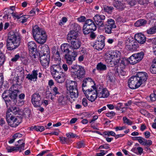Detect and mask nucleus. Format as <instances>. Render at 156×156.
Returning <instances> with one entry per match:
<instances>
[{
  "instance_id": "nucleus-23",
  "label": "nucleus",
  "mask_w": 156,
  "mask_h": 156,
  "mask_svg": "<svg viewBox=\"0 0 156 156\" xmlns=\"http://www.w3.org/2000/svg\"><path fill=\"white\" fill-rule=\"evenodd\" d=\"M16 73L17 74V76L15 78V80H14V82L16 81L17 84H18L19 83V80L20 78L22 79L24 76V70L23 69H21L16 71Z\"/></svg>"
},
{
  "instance_id": "nucleus-43",
  "label": "nucleus",
  "mask_w": 156,
  "mask_h": 156,
  "mask_svg": "<svg viewBox=\"0 0 156 156\" xmlns=\"http://www.w3.org/2000/svg\"><path fill=\"white\" fill-rule=\"evenodd\" d=\"M52 93L54 95H56L57 94H60L58 87L55 86H54L52 88Z\"/></svg>"
},
{
  "instance_id": "nucleus-64",
  "label": "nucleus",
  "mask_w": 156,
  "mask_h": 156,
  "mask_svg": "<svg viewBox=\"0 0 156 156\" xmlns=\"http://www.w3.org/2000/svg\"><path fill=\"white\" fill-rule=\"evenodd\" d=\"M78 21L80 22H82L85 21L86 18L84 16H81L77 19Z\"/></svg>"
},
{
  "instance_id": "nucleus-13",
  "label": "nucleus",
  "mask_w": 156,
  "mask_h": 156,
  "mask_svg": "<svg viewBox=\"0 0 156 156\" xmlns=\"http://www.w3.org/2000/svg\"><path fill=\"white\" fill-rule=\"evenodd\" d=\"M105 37L103 36H101L98 38V40L95 42L94 47L97 50H102L105 45Z\"/></svg>"
},
{
  "instance_id": "nucleus-58",
  "label": "nucleus",
  "mask_w": 156,
  "mask_h": 156,
  "mask_svg": "<svg viewBox=\"0 0 156 156\" xmlns=\"http://www.w3.org/2000/svg\"><path fill=\"white\" fill-rule=\"evenodd\" d=\"M55 57L56 58V61L57 60L58 63H60L61 58H60V54L58 51H57L55 54Z\"/></svg>"
},
{
  "instance_id": "nucleus-30",
  "label": "nucleus",
  "mask_w": 156,
  "mask_h": 156,
  "mask_svg": "<svg viewBox=\"0 0 156 156\" xmlns=\"http://www.w3.org/2000/svg\"><path fill=\"white\" fill-rule=\"evenodd\" d=\"M70 44L67 43H64L62 44L61 46V48L62 51L63 52L66 53V54H67L69 53L70 51L69 48Z\"/></svg>"
},
{
  "instance_id": "nucleus-37",
  "label": "nucleus",
  "mask_w": 156,
  "mask_h": 156,
  "mask_svg": "<svg viewBox=\"0 0 156 156\" xmlns=\"http://www.w3.org/2000/svg\"><path fill=\"white\" fill-rule=\"evenodd\" d=\"M137 60L139 62L143 58L144 56V53L143 51H141L140 52L134 54Z\"/></svg>"
},
{
  "instance_id": "nucleus-61",
  "label": "nucleus",
  "mask_w": 156,
  "mask_h": 156,
  "mask_svg": "<svg viewBox=\"0 0 156 156\" xmlns=\"http://www.w3.org/2000/svg\"><path fill=\"white\" fill-rule=\"evenodd\" d=\"M91 80V79L90 78H87L84 79L83 81V83L82 84V87L83 88V87H86V84L87 83V81L89 80Z\"/></svg>"
},
{
  "instance_id": "nucleus-57",
  "label": "nucleus",
  "mask_w": 156,
  "mask_h": 156,
  "mask_svg": "<svg viewBox=\"0 0 156 156\" xmlns=\"http://www.w3.org/2000/svg\"><path fill=\"white\" fill-rule=\"evenodd\" d=\"M77 146L76 147L78 148H80L83 147H84V144L83 142L82 141H79L77 144Z\"/></svg>"
},
{
  "instance_id": "nucleus-18",
  "label": "nucleus",
  "mask_w": 156,
  "mask_h": 156,
  "mask_svg": "<svg viewBox=\"0 0 156 156\" xmlns=\"http://www.w3.org/2000/svg\"><path fill=\"white\" fill-rule=\"evenodd\" d=\"M134 38L136 41L139 44H144L146 41V37L144 35L140 33H138L135 34Z\"/></svg>"
},
{
  "instance_id": "nucleus-48",
  "label": "nucleus",
  "mask_w": 156,
  "mask_h": 156,
  "mask_svg": "<svg viewBox=\"0 0 156 156\" xmlns=\"http://www.w3.org/2000/svg\"><path fill=\"white\" fill-rule=\"evenodd\" d=\"M123 120L124 122L128 125H131L132 124V122L129 119H128L126 117H123Z\"/></svg>"
},
{
  "instance_id": "nucleus-22",
  "label": "nucleus",
  "mask_w": 156,
  "mask_h": 156,
  "mask_svg": "<svg viewBox=\"0 0 156 156\" xmlns=\"http://www.w3.org/2000/svg\"><path fill=\"white\" fill-rule=\"evenodd\" d=\"M85 26L90 28L93 31H95L97 29L96 26L93 20H87L85 21L84 25Z\"/></svg>"
},
{
  "instance_id": "nucleus-36",
  "label": "nucleus",
  "mask_w": 156,
  "mask_h": 156,
  "mask_svg": "<svg viewBox=\"0 0 156 156\" xmlns=\"http://www.w3.org/2000/svg\"><path fill=\"white\" fill-rule=\"evenodd\" d=\"M59 140L62 144H68L71 142V141L70 139L67 137H59Z\"/></svg>"
},
{
  "instance_id": "nucleus-27",
  "label": "nucleus",
  "mask_w": 156,
  "mask_h": 156,
  "mask_svg": "<svg viewBox=\"0 0 156 156\" xmlns=\"http://www.w3.org/2000/svg\"><path fill=\"white\" fill-rule=\"evenodd\" d=\"M92 87L93 89H87L86 90L83 88H82L83 91L87 98V96L90 97L92 95V92L96 90H95L96 87L95 86H92Z\"/></svg>"
},
{
  "instance_id": "nucleus-59",
  "label": "nucleus",
  "mask_w": 156,
  "mask_h": 156,
  "mask_svg": "<svg viewBox=\"0 0 156 156\" xmlns=\"http://www.w3.org/2000/svg\"><path fill=\"white\" fill-rule=\"evenodd\" d=\"M127 61L125 60H119V62H118V63L117 65H118L119 63H120L121 66H125L127 64Z\"/></svg>"
},
{
  "instance_id": "nucleus-12",
  "label": "nucleus",
  "mask_w": 156,
  "mask_h": 156,
  "mask_svg": "<svg viewBox=\"0 0 156 156\" xmlns=\"http://www.w3.org/2000/svg\"><path fill=\"white\" fill-rule=\"evenodd\" d=\"M128 85L130 88L132 89H136L140 86L138 83L137 79L135 76H133L129 79Z\"/></svg>"
},
{
  "instance_id": "nucleus-3",
  "label": "nucleus",
  "mask_w": 156,
  "mask_h": 156,
  "mask_svg": "<svg viewBox=\"0 0 156 156\" xmlns=\"http://www.w3.org/2000/svg\"><path fill=\"white\" fill-rule=\"evenodd\" d=\"M32 33L33 37L37 42L41 44L45 43L47 36L45 31L36 25L33 27Z\"/></svg>"
},
{
  "instance_id": "nucleus-33",
  "label": "nucleus",
  "mask_w": 156,
  "mask_h": 156,
  "mask_svg": "<svg viewBox=\"0 0 156 156\" xmlns=\"http://www.w3.org/2000/svg\"><path fill=\"white\" fill-rule=\"evenodd\" d=\"M147 23V21L144 19H140L137 20L135 23L134 25L135 26L139 27L141 26H144Z\"/></svg>"
},
{
  "instance_id": "nucleus-4",
  "label": "nucleus",
  "mask_w": 156,
  "mask_h": 156,
  "mask_svg": "<svg viewBox=\"0 0 156 156\" xmlns=\"http://www.w3.org/2000/svg\"><path fill=\"white\" fill-rule=\"evenodd\" d=\"M71 72L73 73V76L75 78L80 79L83 77L85 70L83 67L78 65H74L71 67Z\"/></svg>"
},
{
  "instance_id": "nucleus-15",
  "label": "nucleus",
  "mask_w": 156,
  "mask_h": 156,
  "mask_svg": "<svg viewBox=\"0 0 156 156\" xmlns=\"http://www.w3.org/2000/svg\"><path fill=\"white\" fill-rule=\"evenodd\" d=\"M40 62L41 65L45 68L49 66L50 61V55H40Z\"/></svg>"
},
{
  "instance_id": "nucleus-31",
  "label": "nucleus",
  "mask_w": 156,
  "mask_h": 156,
  "mask_svg": "<svg viewBox=\"0 0 156 156\" xmlns=\"http://www.w3.org/2000/svg\"><path fill=\"white\" fill-rule=\"evenodd\" d=\"M104 25L106 26L111 27L112 28H116L114 20L111 19L108 20Z\"/></svg>"
},
{
  "instance_id": "nucleus-9",
  "label": "nucleus",
  "mask_w": 156,
  "mask_h": 156,
  "mask_svg": "<svg viewBox=\"0 0 156 156\" xmlns=\"http://www.w3.org/2000/svg\"><path fill=\"white\" fill-rule=\"evenodd\" d=\"M138 47L139 45L136 42H135L129 39L126 41V48L129 51H133L136 50Z\"/></svg>"
},
{
  "instance_id": "nucleus-21",
  "label": "nucleus",
  "mask_w": 156,
  "mask_h": 156,
  "mask_svg": "<svg viewBox=\"0 0 156 156\" xmlns=\"http://www.w3.org/2000/svg\"><path fill=\"white\" fill-rule=\"evenodd\" d=\"M67 96L69 97V99H70L69 97L73 100L77 98L78 96V93L77 89H74L72 90L69 89V91L67 93Z\"/></svg>"
},
{
  "instance_id": "nucleus-32",
  "label": "nucleus",
  "mask_w": 156,
  "mask_h": 156,
  "mask_svg": "<svg viewBox=\"0 0 156 156\" xmlns=\"http://www.w3.org/2000/svg\"><path fill=\"white\" fill-rule=\"evenodd\" d=\"M128 60L130 64L133 65L139 62L134 54L128 58Z\"/></svg>"
},
{
  "instance_id": "nucleus-28",
  "label": "nucleus",
  "mask_w": 156,
  "mask_h": 156,
  "mask_svg": "<svg viewBox=\"0 0 156 156\" xmlns=\"http://www.w3.org/2000/svg\"><path fill=\"white\" fill-rule=\"evenodd\" d=\"M57 76L53 77L56 82L59 83H63L65 80V75L63 74L62 73L61 74H58Z\"/></svg>"
},
{
  "instance_id": "nucleus-62",
  "label": "nucleus",
  "mask_w": 156,
  "mask_h": 156,
  "mask_svg": "<svg viewBox=\"0 0 156 156\" xmlns=\"http://www.w3.org/2000/svg\"><path fill=\"white\" fill-rule=\"evenodd\" d=\"M101 152L97 153L96 154V156H104L105 154V153H107L108 151H106L105 152V151L104 150H101Z\"/></svg>"
},
{
  "instance_id": "nucleus-45",
  "label": "nucleus",
  "mask_w": 156,
  "mask_h": 156,
  "mask_svg": "<svg viewBox=\"0 0 156 156\" xmlns=\"http://www.w3.org/2000/svg\"><path fill=\"white\" fill-rule=\"evenodd\" d=\"M104 29L105 33L107 34H111L112 33V29L114 28H112L111 27L106 26L104 25Z\"/></svg>"
},
{
  "instance_id": "nucleus-34",
  "label": "nucleus",
  "mask_w": 156,
  "mask_h": 156,
  "mask_svg": "<svg viewBox=\"0 0 156 156\" xmlns=\"http://www.w3.org/2000/svg\"><path fill=\"white\" fill-rule=\"evenodd\" d=\"M96 69L99 71H104L106 69L107 67L105 65L100 62L97 65Z\"/></svg>"
},
{
  "instance_id": "nucleus-38",
  "label": "nucleus",
  "mask_w": 156,
  "mask_h": 156,
  "mask_svg": "<svg viewBox=\"0 0 156 156\" xmlns=\"http://www.w3.org/2000/svg\"><path fill=\"white\" fill-rule=\"evenodd\" d=\"M83 31L84 34L85 35L89 34L93 31L90 28H88V27H87L83 26Z\"/></svg>"
},
{
  "instance_id": "nucleus-16",
  "label": "nucleus",
  "mask_w": 156,
  "mask_h": 156,
  "mask_svg": "<svg viewBox=\"0 0 156 156\" xmlns=\"http://www.w3.org/2000/svg\"><path fill=\"white\" fill-rule=\"evenodd\" d=\"M38 74H39V77L41 78L42 77V74L40 73H38L37 70H34L31 74H29L27 75L26 78L31 81L35 79L36 80L37 79Z\"/></svg>"
},
{
  "instance_id": "nucleus-19",
  "label": "nucleus",
  "mask_w": 156,
  "mask_h": 156,
  "mask_svg": "<svg viewBox=\"0 0 156 156\" xmlns=\"http://www.w3.org/2000/svg\"><path fill=\"white\" fill-rule=\"evenodd\" d=\"M73 40L70 41L69 48L73 50L79 48L81 45V42L78 39Z\"/></svg>"
},
{
  "instance_id": "nucleus-46",
  "label": "nucleus",
  "mask_w": 156,
  "mask_h": 156,
  "mask_svg": "<svg viewBox=\"0 0 156 156\" xmlns=\"http://www.w3.org/2000/svg\"><path fill=\"white\" fill-rule=\"evenodd\" d=\"M51 67L59 71H60L61 69V67L59 65V63L58 62L56 64L53 65Z\"/></svg>"
},
{
  "instance_id": "nucleus-40",
  "label": "nucleus",
  "mask_w": 156,
  "mask_h": 156,
  "mask_svg": "<svg viewBox=\"0 0 156 156\" xmlns=\"http://www.w3.org/2000/svg\"><path fill=\"white\" fill-rule=\"evenodd\" d=\"M146 16L148 20H156V16L151 13H147Z\"/></svg>"
},
{
  "instance_id": "nucleus-52",
  "label": "nucleus",
  "mask_w": 156,
  "mask_h": 156,
  "mask_svg": "<svg viewBox=\"0 0 156 156\" xmlns=\"http://www.w3.org/2000/svg\"><path fill=\"white\" fill-rule=\"evenodd\" d=\"M103 9L105 11L109 12L113 9V8L112 7L105 6L104 7Z\"/></svg>"
},
{
  "instance_id": "nucleus-29",
  "label": "nucleus",
  "mask_w": 156,
  "mask_h": 156,
  "mask_svg": "<svg viewBox=\"0 0 156 156\" xmlns=\"http://www.w3.org/2000/svg\"><path fill=\"white\" fill-rule=\"evenodd\" d=\"M70 30L71 31H73L78 32L81 30V27L77 23H74L70 25Z\"/></svg>"
},
{
  "instance_id": "nucleus-17",
  "label": "nucleus",
  "mask_w": 156,
  "mask_h": 156,
  "mask_svg": "<svg viewBox=\"0 0 156 156\" xmlns=\"http://www.w3.org/2000/svg\"><path fill=\"white\" fill-rule=\"evenodd\" d=\"M98 97L100 98L107 97L109 95L108 91L106 89L100 88L99 90H95Z\"/></svg>"
},
{
  "instance_id": "nucleus-50",
  "label": "nucleus",
  "mask_w": 156,
  "mask_h": 156,
  "mask_svg": "<svg viewBox=\"0 0 156 156\" xmlns=\"http://www.w3.org/2000/svg\"><path fill=\"white\" fill-rule=\"evenodd\" d=\"M138 141L143 145L145 146V142L147 141V140L144 138L140 136L139 140H138Z\"/></svg>"
},
{
  "instance_id": "nucleus-42",
  "label": "nucleus",
  "mask_w": 156,
  "mask_h": 156,
  "mask_svg": "<svg viewBox=\"0 0 156 156\" xmlns=\"http://www.w3.org/2000/svg\"><path fill=\"white\" fill-rule=\"evenodd\" d=\"M5 61V57L3 53L0 50V66L4 63Z\"/></svg>"
},
{
  "instance_id": "nucleus-55",
  "label": "nucleus",
  "mask_w": 156,
  "mask_h": 156,
  "mask_svg": "<svg viewBox=\"0 0 156 156\" xmlns=\"http://www.w3.org/2000/svg\"><path fill=\"white\" fill-rule=\"evenodd\" d=\"M66 135L67 137L69 138V139L71 138H73L75 137L78 136H76V134H75L72 133H67L66 134Z\"/></svg>"
},
{
  "instance_id": "nucleus-35",
  "label": "nucleus",
  "mask_w": 156,
  "mask_h": 156,
  "mask_svg": "<svg viewBox=\"0 0 156 156\" xmlns=\"http://www.w3.org/2000/svg\"><path fill=\"white\" fill-rule=\"evenodd\" d=\"M114 6L118 9H121L124 6V3L118 0L116 1L114 3Z\"/></svg>"
},
{
  "instance_id": "nucleus-7",
  "label": "nucleus",
  "mask_w": 156,
  "mask_h": 156,
  "mask_svg": "<svg viewBox=\"0 0 156 156\" xmlns=\"http://www.w3.org/2000/svg\"><path fill=\"white\" fill-rule=\"evenodd\" d=\"M30 56L33 58H36L37 55V45L34 41L29 42L27 44Z\"/></svg>"
},
{
  "instance_id": "nucleus-1",
  "label": "nucleus",
  "mask_w": 156,
  "mask_h": 156,
  "mask_svg": "<svg viewBox=\"0 0 156 156\" xmlns=\"http://www.w3.org/2000/svg\"><path fill=\"white\" fill-rule=\"evenodd\" d=\"M19 92L18 90H14L13 91L9 90L5 91L2 95V97L5 101L7 107H8L9 105H10L9 108L11 112L15 115L19 114L21 110L19 108L12 106L11 104L13 102V104H16L17 101V94Z\"/></svg>"
},
{
  "instance_id": "nucleus-60",
  "label": "nucleus",
  "mask_w": 156,
  "mask_h": 156,
  "mask_svg": "<svg viewBox=\"0 0 156 156\" xmlns=\"http://www.w3.org/2000/svg\"><path fill=\"white\" fill-rule=\"evenodd\" d=\"M115 113L113 111H111L110 112H107L106 113V115L107 117L111 118L115 116Z\"/></svg>"
},
{
  "instance_id": "nucleus-20",
  "label": "nucleus",
  "mask_w": 156,
  "mask_h": 156,
  "mask_svg": "<svg viewBox=\"0 0 156 156\" xmlns=\"http://www.w3.org/2000/svg\"><path fill=\"white\" fill-rule=\"evenodd\" d=\"M79 34L78 32L73 31H70L67 35V39L68 42L70 41H73V40H77Z\"/></svg>"
},
{
  "instance_id": "nucleus-63",
  "label": "nucleus",
  "mask_w": 156,
  "mask_h": 156,
  "mask_svg": "<svg viewBox=\"0 0 156 156\" xmlns=\"http://www.w3.org/2000/svg\"><path fill=\"white\" fill-rule=\"evenodd\" d=\"M82 104L84 107H86L88 105L87 100L86 98H83L82 100Z\"/></svg>"
},
{
  "instance_id": "nucleus-47",
  "label": "nucleus",
  "mask_w": 156,
  "mask_h": 156,
  "mask_svg": "<svg viewBox=\"0 0 156 156\" xmlns=\"http://www.w3.org/2000/svg\"><path fill=\"white\" fill-rule=\"evenodd\" d=\"M127 3L130 6H133L136 3V1L135 0H126Z\"/></svg>"
},
{
  "instance_id": "nucleus-49",
  "label": "nucleus",
  "mask_w": 156,
  "mask_h": 156,
  "mask_svg": "<svg viewBox=\"0 0 156 156\" xmlns=\"http://www.w3.org/2000/svg\"><path fill=\"white\" fill-rule=\"evenodd\" d=\"M150 71L153 74H156V65H152L150 67Z\"/></svg>"
},
{
  "instance_id": "nucleus-10",
  "label": "nucleus",
  "mask_w": 156,
  "mask_h": 156,
  "mask_svg": "<svg viewBox=\"0 0 156 156\" xmlns=\"http://www.w3.org/2000/svg\"><path fill=\"white\" fill-rule=\"evenodd\" d=\"M135 76L137 79L138 83L140 85L144 83L147 79V74L145 72H138Z\"/></svg>"
},
{
  "instance_id": "nucleus-56",
  "label": "nucleus",
  "mask_w": 156,
  "mask_h": 156,
  "mask_svg": "<svg viewBox=\"0 0 156 156\" xmlns=\"http://www.w3.org/2000/svg\"><path fill=\"white\" fill-rule=\"evenodd\" d=\"M25 143H23L19 146L16 147L17 148V151H19L20 152L22 150H24Z\"/></svg>"
},
{
  "instance_id": "nucleus-5",
  "label": "nucleus",
  "mask_w": 156,
  "mask_h": 156,
  "mask_svg": "<svg viewBox=\"0 0 156 156\" xmlns=\"http://www.w3.org/2000/svg\"><path fill=\"white\" fill-rule=\"evenodd\" d=\"M6 119L8 124L13 127H16L22 122L21 118L19 117L15 118L9 115V113H6Z\"/></svg>"
},
{
  "instance_id": "nucleus-25",
  "label": "nucleus",
  "mask_w": 156,
  "mask_h": 156,
  "mask_svg": "<svg viewBox=\"0 0 156 156\" xmlns=\"http://www.w3.org/2000/svg\"><path fill=\"white\" fill-rule=\"evenodd\" d=\"M66 87L67 89L69 90L77 88V83L75 81L68 80L66 81Z\"/></svg>"
},
{
  "instance_id": "nucleus-2",
  "label": "nucleus",
  "mask_w": 156,
  "mask_h": 156,
  "mask_svg": "<svg viewBox=\"0 0 156 156\" xmlns=\"http://www.w3.org/2000/svg\"><path fill=\"white\" fill-rule=\"evenodd\" d=\"M20 37L17 33L11 31L8 34L6 41V46L9 50L15 49L20 45Z\"/></svg>"
},
{
  "instance_id": "nucleus-44",
  "label": "nucleus",
  "mask_w": 156,
  "mask_h": 156,
  "mask_svg": "<svg viewBox=\"0 0 156 156\" xmlns=\"http://www.w3.org/2000/svg\"><path fill=\"white\" fill-rule=\"evenodd\" d=\"M50 70L51 74L53 77L57 76L59 74V71L51 67L50 68Z\"/></svg>"
},
{
  "instance_id": "nucleus-24",
  "label": "nucleus",
  "mask_w": 156,
  "mask_h": 156,
  "mask_svg": "<svg viewBox=\"0 0 156 156\" xmlns=\"http://www.w3.org/2000/svg\"><path fill=\"white\" fill-rule=\"evenodd\" d=\"M69 99V97L66 96L65 97L63 95H61L59 97L58 101L59 105L62 106L66 105L67 102V100Z\"/></svg>"
},
{
  "instance_id": "nucleus-6",
  "label": "nucleus",
  "mask_w": 156,
  "mask_h": 156,
  "mask_svg": "<svg viewBox=\"0 0 156 156\" xmlns=\"http://www.w3.org/2000/svg\"><path fill=\"white\" fill-rule=\"evenodd\" d=\"M41 97L39 93H34L31 96V101L34 106L36 108L40 107L43 104Z\"/></svg>"
},
{
  "instance_id": "nucleus-51",
  "label": "nucleus",
  "mask_w": 156,
  "mask_h": 156,
  "mask_svg": "<svg viewBox=\"0 0 156 156\" xmlns=\"http://www.w3.org/2000/svg\"><path fill=\"white\" fill-rule=\"evenodd\" d=\"M150 98L151 101H155L156 100V92L151 93L150 96Z\"/></svg>"
},
{
  "instance_id": "nucleus-26",
  "label": "nucleus",
  "mask_w": 156,
  "mask_h": 156,
  "mask_svg": "<svg viewBox=\"0 0 156 156\" xmlns=\"http://www.w3.org/2000/svg\"><path fill=\"white\" fill-rule=\"evenodd\" d=\"M50 50L48 46L46 44L44 45L41 48V55H50Z\"/></svg>"
},
{
  "instance_id": "nucleus-54",
  "label": "nucleus",
  "mask_w": 156,
  "mask_h": 156,
  "mask_svg": "<svg viewBox=\"0 0 156 156\" xmlns=\"http://www.w3.org/2000/svg\"><path fill=\"white\" fill-rule=\"evenodd\" d=\"M67 21V19L66 17H63L60 20V22L59 23V24L60 25L62 26L64 23H66Z\"/></svg>"
},
{
  "instance_id": "nucleus-8",
  "label": "nucleus",
  "mask_w": 156,
  "mask_h": 156,
  "mask_svg": "<svg viewBox=\"0 0 156 156\" xmlns=\"http://www.w3.org/2000/svg\"><path fill=\"white\" fill-rule=\"evenodd\" d=\"M107 55L108 56V58L109 59L111 60L112 61V59H114L113 61L114 62L115 65H116L118 62H119V58L120 55V53L119 51L117 50L113 51Z\"/></svg>"
},
{
  "instance_id": "nucleus-53",
  "label": "nucleus",
  "mask_w": 156,
  "mask_h": 156,
  "mask_svg": "<svg viewBox=\"0 0 156 156\" xmlns=\"http://www.w3.org/2000/svg\"><path fill=\"white\" fill-rule=\"evenodd\" d=\"M7 149L9 152H11L13 151H17V148L13 147H8Z\"/></svg>"
},
{
  "instance_id": "nucleus-14",
  "label": "nucleus",
  "mask_w": 156,
  "mask_h": 156,
  "mask_svg": "<svg viewBox=\"0 0 156 156\" xmlns=\"http://www.w3.org/2000/svg\"><path fill=\"white\" fill-rule=\"evenodd\" d=\"M77 52L75 51H73L71 54H66L65 55L66 63L69 65H71L73 61L76 59V58L77 56Z\"/></svg>"
},
{
  "instance_id": "nucleus-41",
  "label": "nucleus",
  "mask_w": 156,
  "mask_h": 156,
  "mask_svg": "<svg viewBox=\"0 0 156 156\" xmlns=\"http://www.w3.org/2000/svg\"><path fill=\"white\" fill-rule=\"evenodd\" d=\"M147 33L150 34H152L156 33V26L151 27L147 31Z\"/></svg>"
},
{
  "instance_id": "nucleus-11",
  "label": "nucleus",
  "mask_w": 156,
  "mask_h": 156,
  "mask_svg": "<svg viewBox=\"0 0 156 156\" xmlns=\"http://www.w3.org/2000/svg\"><path fill=\"white\" fill-rule=\"evenodd\" d=\"M105 18V15L97 14L94 17L93 19L97 25L99 27H103L104 26V20Z\"/></svg>"
},
{
  "instance_id": "nucleus-39",
  "label": "nucleus",
  "mask_w": 156,
  "mask_h": 156,
  "mask_svg": "<svg viewBox=\"0 0 156 156\" xmlns=\"http://www.w3.org/2000/svg\"><path fill=\"white\" fill-rule=\"evenodd\" d=\"M97 96H98V94H97V93L95 92V91L92 92V95L90 97L87 96V99L91 102H93L95 101Z\"/></svg>"
}]
</instances>
